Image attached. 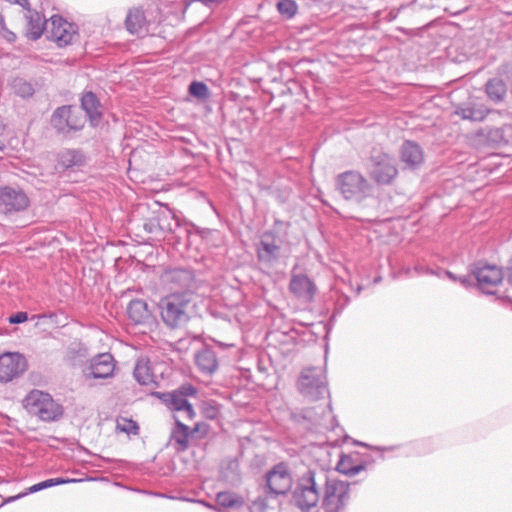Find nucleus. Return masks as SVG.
<instances>
[{
    "instance_id": "obj_1",
    "label": "nucleus",
    "mask_w": 512,
    "mask_h": 512,
    "mask_svg": "<svg viewBox=\"0 0 512 512\" xmlns=\"http://www.w3.org/2000/svg\"><path fill=\"white\" fill-rule=\"evenodd\" d=\"M329 471L318 467H308L300 472L295 479L291 493V501L300 512H311L321 502L328 483Z\"/></svg>"
},
{
    "instance_id": "obj_2",
    "label": "nucleus",
    "mask_w": 512,
    "mask_h": 512,
    "mask_svg": "<svg viewBox=\"0 0 512 512\" xmlns=\"http://www.w3.org/2000/svg\"><path fill=\"white\" fill-rule=\"evenodd\" d=\"M192 294L188 291L174 292L159 302L160 315L164 324L172 329L185 326L190 320Z\"/></svg>"
},
{
    "instance_id": "obj_3",
    "label": "nucleus",
    "mask_w": 512,
    "mask_h": 512,
    "mask_svg": "<svg viewBox=\"0 0 512 512\" xmlns=\"http://www.w3.org/2000/svg\"><path fill=\"white\" fill-rule=\"evenodd\" d=\"M336 191L347 201L361 203L371 195L372 185L362 173L347 170L335 178Z\"/></svg>"
},
{
    "instance_id": "obj_4",
    "label": "nucleus",
    "mask_w": 512,
    "mask_h": 512,
    "mask_svg": "<svg viewBox=\"0 0 512 512\" xmlns=\"http://www.w3.org/2000/svg\"><path fill=\"white\" fill-rule=\"evenodd\" d=\"M366 167L370 178L381 186L393 184L398 176L395 159L379 149L372 150Z\"/></svg>"
},
{
    "instance_id": "obj_5",
    "label": "nucleus",
    "mask_w": 512,
    "mask_h": 512,
    "mask_svg": "<svg viewBox=\"0 0 512 512\" xmlns=\"http://www.w3.org/2000/svg\"><path fill=\"white\" fill-rule=\"evenodd\" d=\"M197 389L191 384L181 385L179 388L166 393H154L170 410L176 412L175 415L183 420H193L196 413L188 397H195Z\"/></svg>"
},
{
    "instance_id": "obj_6",
    "label": "nucleus",
    "mask_w": 512,
    "mask_h": 512,
    "mask_svg": "<svg viewBox=\"0 0 512 512\" xmlns=\"http://www.w3.org/2000/svg\"><path fill=\"white\" fill-rule=\"evenodd\" d=\"M25 407L29 413L43 421H56L63 415V407L48 394L34 390L25 398Z\"/></svg>"
},
{
    "instance_id": "obj_7",
    "label": "nucleus",
    "mask_w": 512,
    "mask_h": 512,
    "mask_svg": "<svg viewBox=\"0 0 512 512\" xmlns=\"http://www.w3.org/2000/svg\"><path fill=\"white\" fill-rule=\"evenodd\" d=\"M300 393L309 400L323 398L328 393L326 375L321 367L306 368L298 380Z\"/></svg>"
},
{
    "instance_id": "obj_8",
    "label": "nucleus",
    "mask_w": 512,
    "mask_h": 512,
    "mask_svg": "<svg viewBox=\"0 0 512 512\" xmlns=\"http://www.w3.org/2000/svg\"><path fill=\"white\" fill-rule=\"evenodd\" d=\"M350 484L331 478L321 500L324 512H345L350 502Z\"/></svg>"
},
{
    "instance_id": "obj_9",
    "label": "nucleus",
    "mask_w": 512,
    "mask_h": 512,
    "mask_svg": "<svg viewBox=\"0 0 512 512\" xmlns=\"http://www.w3.org/2000/svg\"><path fill=\"white\" fill-rule=\"evenodd\" d=\"M86 122L82 111L72 105H64L55 109L51 116V125L59 134L67 135L71 131L81 130Z\"/></svg>"
},
{
    "instance_id": "obj_10",
    "label": "nucleus",
    "mask_w": 512,
    "mask_h": 512,
    "mask_svg": "<svg viewBox=\"0 0 512 512\" xmlns=\"http://www.w3.org/2000/svg\"><path fill=\"white\" fill-rule=\"evenodd\" d=\"M293 478L289 466L285 462L275 464L265 474L264 490L278 496H285L291 491Z\"/></svg>"
},
{
    "instance_id": "obj_11",
    "label": "nucleus",
    "mask_w": 512,
    "mask_h": 512,
    "mask_svg": "<svg viewBox=\"0 0 512 512\" xmlns=\"http://www.w3.org/2000/svg\"><path fill=\"white\" fill-rule=\"evenodd\" d=\"M30 205V199L21 188L0 186V213L6 216L25 211Z\"/></svg>"
},
{
    "instance_id": "obj_12",
    "label": "nucleus",
    "mask_w": 512,
    "mask_h": 512,
    "mask_svg": "<svg viewBox=\"0 0 512 512\" xmlns=\"http://www.w3.org/2000/svg\"><path fill=\"white\" fill-rule=\"evenodd\" d=\"M47 38L55 41L59 47L71 44L77 37V28L59 15L50 18V27L46 30Z\"/></svg>"
},
{
    "instance_id": "obj_13",
    "label": "nucleus",
    "mask_w": 512,
    "mask_h": 512,
    "mask_svg": "<svg viewBox=\"0 0 512 512\" xmlns=\"http://www.w3.org/2000/svg\"><path fill=\"white\" fill-rule=\"evenodd\" d=\"M27 369L26 358L18 352H5L0 355V382L7 383L19 377Z\"/></svg>"
},
{
    "instance_id": "obj_14",
    "label": "nucleus",
    "mask_w": 512,
    "mask_h": 512,
    "mask_svg": "<svg viewBox=\"0 0 512 512\" xmlns=\"http://www.w3.org/2000/svg\"><path fill=\"white\" fill-rule=\"evenodd\" d=\"M115 366L112 354H98L91 359L89 366L83 370V375L86 380L111 378L114 375Z\"/></svg>"
},
{
    "instance_id": "obj_15",
    "label": "nucleus",
    "mask_w": 512,
    "mask_h": 512,
    "mask_svg": "<svg viewBox=\"0 0 512 512\" xmlns=\"http://www.w3.org/2000/svg\"><path fill=\"white\" fill-rule=\"evenodd\" d=\"M480 290L486 294H493L492 288L501 283L502 270L495 265L478 264L472 270Z\"/></svg>"
},
{
    "instance_id": "obj_16",
    "label": "nucleus",
    "mask_w": 512,
    "mask_h": 512,
    "mask_svg": "<svg viewBox=\"0 0 512 512\" xmlns=\"http://www.w3.org/2000/svg\"><path fill=\"white\" fill-rule=\"evenodd\" d=\"M280 249L277 237L272 232H264L257 245V258L261 263L270 266L277 261Z\"/></svg>"
},
{
    "instance_id": "obj_17",
    "label": "nucleus",
    "mask_w": 512,
    "mask_h": 512,
    "mask_svg": "<svg viewBox=\"0 0 512 512\" xmlns=\"http://www.w3.org/2000/svg\"><path fill=\"white\" fill-rule=\"evenodd\" d=\"M127 315L135 325L151 327L155 323L153 312L143 299L131 300L127 306Z\"/></svg>"
},
{
    "instance_id": "obj_18",
    "label": "nucleus",
    "mask_w": 512,
    "mask_h": 512,
    "mask_svg": "<svg viewBox=\"0 0 512 512\" xmlns=\"http://www.w3.org/2000/svg\"><path fill=\"white\" fill-rule=\"evenodd\" d=\"M195 355V361L199 369L207 374L213 373L218 368V361L215 352L207 347H204L202 342L195 338L192 341Z\"/></svg>"
},
{
    "instance_id": "obj_19",
    "label": "nucleus",
    "mask_w": 512,
    "mask_h": 512,
    "mask_svg": "<svg viewBox=\"0 0 512 512\" xmlns=\"http://www.w3.org/2000/svg\"><path fill=\"white\" fill-rule=\"evenodd\" d=\"M289 289L297 298L308 302L313 300L317 291L314 282L305 274L293 275Z\"/></svg>"
},
{
    "instance_id": "obj_20",
    "label": "nucleus",
    "mask_w": 512,
    "mask_h": 512,
    "mask_svg": "<svg viewBox=\"0 0 512 512\" xmlns=\"http://www.w3.org/2000/svg\"><path fill=\"white\" fill-rule=\"evenodd\" d=\"M24 18L27 21L25 35L28 39L35 41L47 30V21L44 16L31 7L26 10Z\"/></svg>"
},
{
    "instance_id": "obj_21",
    "label": "nucleus",
    "mask_w": 512,
    "mask_h": 512,
    "mask_svg": "<svg viewBox=\"0 0 512 512\" xmlns=\"http://www.w3.org/2000/svg\"><path fill=\"white\" fill-rule=\"evenodd\" d=\"M400 159L407 168L417 169L424 162V153L419 144L406 140L400 148Z\"/></svg>"
},
{
    "instance_id": "obj_22",
    "label": "nucleus",
    "mask_w": 512,
    "mask_h": 512,
    "mask_svg": "<svg viewBox=\"0 0 512 512\" xmlns=\"http://www.w3.org/2000/svg\"><path fill=\"white\" fill-rule=\"evenodd\" d=\"M488 113L489 109L485 105L473 101L455 108V114L463 120L483 121Z\"/></svg>"
},
{
    "instance_id": "obj_23",
    "label": "nucleus",
    "mask_w": 512,
    "mask_h": 512,
    "mask_svg": "<svg viewBox=\"0 0 512 512\" xmlns=\"http://www.w3.org/2000/svg\"><path fill=\"white\" fill-rule=\"evenodd\" d=\"M125 25L131 34L140 35L148 31V21L141 8H132L128 11Z\"/></svg>"
},
{
    "instance_id": "obj_24",
    "label": "nucleus",
    "mask_w": 512,
    "mask_h": 512,
    "mask_svg": "<svg viewBox=\"0 0 512 512\" xmlns=\"http://www.w3.org/2000/svg\"><path fill=\"white\" fill-rule=\"evenodd\" d=\"M92 123L98 122L102 116L101 105L97 96L91 92H85L81 97V108Z\"/></svg>"
},
{
    "instance_id": "obj_25",
    "label": "nucleus",
    "mask_w": 512,
    "mask_h": 512,
    "mask_svg": "<svg viewBox=\"0 0 512 512\" xmlns=\"http://www.w3.org/2000/svg\"><path fill=\"white\" fill-rule=\"evenodd\" d=\"M85 163V156L80 150L66 149L58 154L57 164L63 170L81 167Z\"/></svg>"
},
{
    "instance_id": "obj_26",
    "label": "nucleus",
    "mask_w": 512,
    "mask_h": 512,
    "mask_svg": "<svg viewBox=\"0 0 512 512\" xmlns=\"http://www.w3.org/2000/svg\"><path fill=\"white\" fill-rule=\"evenodd\" d=\"M167 280L179 288L189 290L194 282V275L188 269L175 268L166 273Z\"/></svg>"
},
{
    "instance_id": "obj_27",
    "label": "nucleus",
    "mask_w": 512,
    "mask_h": 512,
    "mask_svg": "<svg viewBox=\"0 0 512 512\" xmlns=\"http://www.w3.org/2000/svg\"><path fill=\"white\" fill-rule=\"evenodd\" d=\"M176 427L173 429L171 439L179 446V451H184L189 446L190 428L185 425L179 416L174 415Z\"/></svg>"
},
{
    "instance_id": "obj_28",
    "label": "nucleus",
    "mask_w": 512,
    "mask_h": 512,
    "mask_svg": "<svg viewBox=\"0 0 512 512\" xmlns=\"http://www.w3.org/2000/svg\"><path fill=\"white\" fill-rule=\"evenodd\" d=\"M133 375L140 385H150L155 383L150 361L147 358H140L137 360Z\"/></svg>"
},
{
    "instance_id": "obj_29",
    "label": "nucleus",
    "mask_w": 512,
    "mask_h": 512,
    "mask_svg": "<svg viewBox=\"0 0 512 512\" xmlns=\"http://www.w3.org/2000/svg\"><path fill=\"white\" fill-rule=\"evenodd\" d=\"M78 480L77 479H69V478H51V479H47L45 481H42L40 483H37V484H34L32 486H30L25 492L23 493H20L16 496H12L10 497L7 502H11V501H14V500H17L23 496H26L28 494H31V493H36L38 491H41L43 489H46V488H50V487H53V486H57V485H61V484H66V483H70V482H77Z\"/></svg>"
},
{
    "instance_id": "obj_30",
    "label": "nucleus",
    "mask_w": 512,
    "mask_h": 512,
    "mask_svg": "<svg viewBox=\"0 0 512 512\" xmlns=\"http://www.w3.org/2000/svg\"><path fill=\"white\" fill-rule=\"evenodd\" d=\"M486 93L490 100L494 102H501L504 100L506 93H507V87L505 82L502 79L499 78H493L490 79L486 83Z\"/></svg>"
},
{
    "instance_id": "obj_31",
    "label": "nucleus",
    "mask_w": 512,
    "mask_h": 512,
    "mask_svg": "<svg viewBox=\"0 0 512 512\" xmlns=\"http://www.w3.org/2000/svg\"><path fill=\"white\" fill-rule=\"evenodd\" d=\"M13 92L22 97H31L34 94V88L31 83L22 78H15L11 83Z\"/></svg>"
},
{
    "instance_id": "obj_32",
    "label": "nucleus",
    "mask_w": 512,
    "mask_h": 512,
    "mask_svg": "<svg viewBox=\"0 0 512 512\" xmlns=\"http://www.w3.org/2000/svg\"><path fill=\"white\" fill-rule=\"evenodd\" d=\"M116 428L120 432L126 434L137 435L139 433V425L136 421L125 417H120L116 421Z\"/></svg>"
},
{
    "instance_id": "obj_33",
    "label": "nucleus",
    "mask_w": 512,
    "mask_h": 512,
    "mask_svg": "<svg viewBox=\"0 0 512 512\" xmlns=\"http://www.w3.org/2000/svg\"><path fill=\"white\" fill-rule=\"evenodd\" d=\"M277 10L285 18H292L297 12V4L294 0H278Z\"/></svg>"
},
{
    "instance_id": "obj_34",
    "label": "nucleus",
    "mask_w": 512,
    "mask_h": 512,
    "mask_svg": "<svg viewBox=\"0 0 512 512\" xmlns=\"http://www.w3.org/2000/svg\"><path fill=\"white\" fill-rule=\"evenodd\" d=\"M190 95L198 99H205L208 96V87L205 83L193 81L188 89Z\"/></svg>"
},
{
    "instance_id": "obj_35",
    "label": "nucleus",
    "mask_w": 512,
    "mask_h": 512,
    "mask_svg": "<svg viewBox=\"0 0 512 512\" xmlns=\"http://www.w3.org/2000/svg\"><path fill=\"white\" fill-rule=\"evenodd\" d=\"M364 469H365V466L363 464H358V465H354L349 468H346L344 466V463L342 462V463H340V466H339V471L347 476H350V477L357 475Z\"/></svg>"
},
{
    "instance_id": "obj_36",
    "label": "nucleus",
    "mask_w": 512,
    "mask_h": 512,
    "mask_svg": "<svg viewBox=\"0 0 512 512\" xmlns=\"http://www.w3.org/2000/svg\"><path fill=\"white\" fill-rule=\"evenodd\" d=\"M223 496H224V492L219 491L216 493L215 503L212 504L210 502H206L205 505L207 507L215 509L217 512H223V509H224V500L222 499Z\"/></svg>"
},
{
    "instance_id": "obj_37",
    "label": "nucleus",
    "mask_w": 512,
    "mask_h": 512,
    "mask_svg": "<svg viewBox=\"0 0 512 512\" xmlns=\"http://www.w3.org/2000/svg\"><path fill=\"white\" fill-rule=\"evenodd\" d=\"M443 274H445L449 279H451L453 281H457L458 280L465 287L471 285V278H470V276H461V277L457 278L450 271H443Z\"/></svg>"
},
{
    "instance_id": "obj_38",
    "label": "nucleus",
    "mask_w": 512,
    "mask_h": 512,
    "mask_svg": "<svg viewBox=\"0 0 512 512\" xmlns=\"http://www.w3.org/2000/svg\"><path fill=\"white\" fill-rule=\"evenodd\" d=\"M28 319L27 312H17L16 314L10 316L9 322L12 324H20L25 322Z\"/></svg>"
},
{
    "instance_id": "obj_39",
    "label": "nucleus",
    "mask_w": 512,
    "mask_h": 512,
    "mask_svg": "<svg viewBox=\"0 0 512 512\" xmlns=\"http://www.w3.org/2000/svg\"><path fill=\"white\" fill-rule=\"evenodd\" d=\"M414 270L417 274H431V275H436L438 277H441V274L443 273V271L441 272H436L430 268H427L425 266H422V265H417L414 267Z\"/></svg>"
},
{
    "instance_id": "obj_40",
    "label": "nucleus",
    "mask_w": 512,
    "mask_h": 512,
    "mask_svg": "<svg viewBox=\"0 0 512 512\" xmlns=\"http://www.w3.org/2000/svg\"><path fill=\"white\" fill-rule=\"evenodd\" d=\"M238 468V462L237 461H231L228 465V467L226 468L231 470V473H233V480H232V483L235 485L237 482H239V476L238 474L235 473V471L237 470Z\"/></svg>"
},
{
    "instance_id": "obj_41",
    "label": "nucleus",
    "mask_w": 512,
    "mask_h": 512,
    "mask_svg": "<svg viewBox=\"0 0 512 512\" xmlns=\"http://www.w3.org/2000/svg\"><path fill=\"white\" fill-rule=\"evenodd\" d=\"M0 35L5 38L8 42H14L16 40V34L12 31H10L7 27H5L1 32Z\"/></svg>"
},
{
    "instance_id": "obj_42",
    "label": "nucleus",
    "mask_w": 512,
    "mask_h": 512,
    "mask_svg": "<svg viewBox=\"0 0 512 512\" xmlns=\"http://www.w3.org/2000/svg\"><path fill=\"white\" fill-rule=\"evenodd\" d=\"M4 127L0 124V151L5 148V139L3 136Z\"/></svg>"
},
{
    "instance_id": "obj_43",
    "label": "nucleus",
    "mask_w": 512,
    "mask_h": 512,
    "mask_svg": "<svg viewBox=\"0 0 512 512\" xmlns=\"http://www.w3.org/2000/svg\"><path fill=\"white\" fill-rule=\"evenodd\" d=\"M6 27L4 17L0 14V32Z\"/></svg>"
},
{
    "instance_id": "obj_44",
    "label": "nucleus",
    "mask_w": 512,
    "mask_h": 512,
    "mask_svg": "<svg viewBox=\"0 0 512 512\" xmlns=\"http://www.w3.org/2000/svg\"><path fill=\"white\" fill-rule=\"evenodd\" d=\"M508 282L512 285V265L508 269Z\"/></svg>"
},
{
    "instance_id": "obj_45",
    "label": "nucleus",
    "mask_w": 512,
    "mask_h": 512,
    "mask_svg": "<svg viewBox=\"0 0 512 512\" xmlns=\"http://www.w3.org/2000/svg\"><path fill=\"white\" fill-rule=\"evenodd\" d=\"M392 448H386V447H376V450H379V451H386V450H391Z\"/></svg>"
},
{
    "instance_id": "obj_46",
    "label": "nucleus",
    "mask_w": 512,
    "mask_h": 512,
    "mask_svg": "<svg viewBox=\"0 0 512 512\" xmlns=\"http://www.w3.org/2000/svg\"><path fill=\"white\" fill-rule=\"evenodd\" d=\"M380 280H381V278H380V277H378V278H376V279L374 280V283H378V282H380Z\"/></svg>"
},
{
    "instance_id": "obj_47",
    "label": "nucleus",
    "mask_w": 512,
    "mask_h": 512,
    "mask_svg": "<svg viewBox=\"0 0 512 512\" xmlns=\"http://www.w3.org/2000/svg\"><path fill=\"white\" fill-rule=\"evenodd\" d=\"M44 317H46V315H45V314H42V315H39V316H38V318H44Z\"/></svg>"
},
{
    "instance_id": "obj_48",
    "label": "nucleus",
    "mask_w": 512,
    "mask_h": 512,
    "mask_svg": "<svg viewBox=\"0 0 512 512\" xmlns=\"http://www.w3.org/2000/svg\"><path fill=\"white\" fill-rule=\"evenodd\" d=\"M197 430H198V425H196V427L194 428L193 432L197 431Z\"/></svg>"
}]
</instances>
